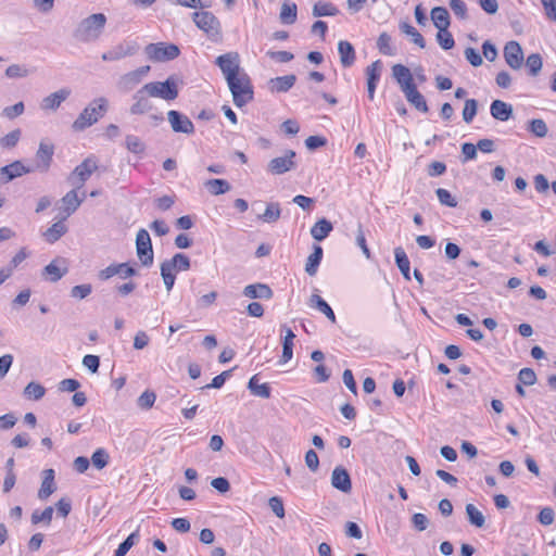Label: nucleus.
<instances>
[{"mask_svg":"<svg viewBox=\"0 0 556 556\" xmlns=\"http://www.w3.org/2000/svg\"><path fill=\"white\" fill-rule=\"evenodd\" d=\"M108 18L103 13H93L83 18L73 31L74 38L83 43L96 42L102 36Z\"/></svg>","mask_w":556,"mask_h":556,"instance_id":"f257e3e1","label":"nucleus"},{"mask_svg":"<svg viewBox=\"0 0 556 556\" xmlns=\"http://www.w3.org/2000/svg\"><path fill=\"white\" fill-rule=\"evenodd\" d=\"M109 101L104 97H99L89 103L74 121L72 127L76 131H81L96 124L108 111Z\"/></svg>","mask_w":556,"mask_h":556,"instance_id":"f03ea898","label":"nucleus"},{"mask_svg":"<svg viewBox=\"0 0 556 556\" xmlns=\"http://www.w3.org/2000/svg\"><path fill=\"white\" fill-rule=\"evenodd\" d=\"M227 84L232 94L233 103L238 108H241L253 100V86L247 73L228 80Z\"/></svg>","mask_w":556,"mask_h":556,"instance_id":"7ed1b4c3","label":"nucleus"},{"mask_svg":"<svg viewBox=\"0 0 556 556\" xmlns=\"http://www.w3.org/2000/svg\"><path fill=\"white\" fill-rule=\"evenodd\" d=\"M144 86L153 98L165 101H174L179 94V80L174 75L168 76L164 81H150Z\"/></svg>","mask_w":556,"mask_h":556,"instance_id":"20e7f679","label":"nucleus"},{"mask_svg":"<svg viewBox=\"0 0 556 556\" xmlns=\"http://www.w3.org/2000/svg\"><path fill=\"white\" fill-rule=\"evenodd\" d=\"M192 20L198 28L206 34L212 41L222 38V25L219 20L210 11H199L192 14Z\"/></svg>","mask_w":556,"mask_h":556,"instance_id":"39448f33","label":"nucleus"},{"mask_svg":"<svg viewBox=\"0 0 556 556\" xmlns=\"http://www.w3.org/2000/svg\"><path fill=\"white\" fill-rule=\"evenodd\" d=\"M147 56L153 62H166L176 59L180 51L174 43H149L144 48Z\"/></svg>","mask_w":556,"mask_h":556,"instance_id":"423d86ee","label":"nucleus"},{"mask_svg":"<svg viewBox=\"0 0 556 556\" xmlns=\"http://www.w3.org/2000/svg\"><path fill=\"white\" fill-rule=\"evenodd\" d=\"M215 64L220 68L226 81L245 73L240 67V55L238 52H227L217 56Z\"/></svg>","mask_w":556,"mask_h":556,"instance_id":"0eeeda50","label":"nucleus"},{"mask_svg":"<svg viewBox=\"0 0 556 556\" xmlns=\"http://www.w3.org/2000/svg\"><path fill=\"white\" fill-rule=\"evenodd\" d=\"M97 160L92 156H89L74 168V170L68 176L67 180L73 187H75L76 189H80L84 186V184L91 177V175L97 170Z\"/></svg>","mask_w":556,"mask_h":556,"instance_id":"6e6552de","label":"nucleus"},{"mask_svg":"<svg viewBox=\"0 0 556 556\" xmlns=\"http://www.w3.org/2000/svg\"><path fill=\"white\" fill-rule=\"evenodd\" d=\"M152 98L153 97L147 91V87L143 85L132 94V103L129 106V113L131 115H146L153 112L155 106Z\"/></svg>","mask_w":556,"mask_h":556,"instance_id":"1a4fd4ad","label":"nucleus"},{"mask_svg":"<svg viewBox=\"0 0 556 556\" xmlns=\"http://www.w3.org/2000/svg\"><path fill=\"white\" fill-rule=\"evenodd\" d=\"M137 256L142 266L150 267L153 264V249L149 232L141 228L136 236Z\"/></svg>","mask_w":556,"mask_h":556,"instance_id":"9d476101","label":"nucleus"},{"mask_svg":"<svg viewBox=\"0 0 556 556\" xmlns=\"http://www.w3.org/2000/svg\"><path fill=\"white\" fill-rule=\"evenodd\" d=\"M139 46L135 41H124L112 47L101 54L104 62H115L137 53Z\"/></svg>","mask_w":556,"mask_h":556,"instance_id":"9b49d317","label":"nucleus"},{"mask_svg":"<svg viewBox=\"0 0 556 556\" xmlns=\"http://www.w3.org/2000/svg\"><path fill=\"white\" fill-rule=\"evenodd\" d=\"M150 72V66H141L137 70L123 74L117 80V88L123 92L131 91L138 86Z\"/></svg>","mask_w":556,"mask_h":556,"instance_id":"f8f14e48","label":"nucleus"},{"mask_svg":"<svg viewBox=\"0 0 556 556\" xmlns=\"http://www.w3.org/2000/svg\"><path fill=\"white\" fill-rule=\"evenodd\" d=\"M296 153L293 150H288L283 156H277L270 160L267 164V170L273 175H282L296 167L294 161Z\"/></svg>","mask_w":556,"mask_h":556,"instance_id":"ddd939ff","label":"nucleus"},{"mask_svg":"<svg viewBox=\"0 0 556 556\" xmlns=\"http://www.w3.org/2000/svg\"><path fill=\"white\" fill-rule=\"evenodd\" d=\"M54 154V146L45 140L40 141L36 152V164L31 167L35 170L46 173L49 170Z\"/></svg>","mask_w":556,"mask_h":556,"instance_id":"4468645a","label":"nucleus"},{"mask_svg":"<svg viewBox=\"0 0 556 556\" xmlns=\"http://www.w3.org/2000/svg\"><path fill=\"white\" fill-rule=\"evenodd\" d=\"M67 273V261L63 257H56L43 267L42 277L48 281L56 282Z\"/></svg>","mask_w":556,"mask_h":556,"instance_id":"2eb2a0df","label":"nucleus"},{"mask_svg":"<svg viewBox=\"0 0 556 556\" xmlns=\"http://www.w3.org/2000/svg\"><path fill=\"white\" fill-rule=\"evenodd\" d=\"M167 119L175 132H182L186 135H192L194 132V126L191 119L178 111H168Z\"/></svg>","mask_w":556,"mask_h":556,"instance_id":"dca6fc26","label":"nucleus"},{"mask_svg":"<svg viewBox=\"0 0 556 556\" xmlns=\"http://www.w3.org/2000/svg\"><path fill=\"white\" fill-rule=\"evenodd\" d=\"M504 59L513 70H519L523 64V51L517 41H508L504 47Z\"/></svg>","mask_w":556,"mask_h":556,"instance_id":"f3484780","label":"nucleus"},{"mask_svg":"<svg viewBox=\"0 0 556 556\" xmlns=\"http://www.w3.org/2000/svg\"><path fill=\"white\" fill-rule=\"evenodd\" d=\"M34 172L31 167H26L21 161H14L0 168V184H8L14 178Z\"/></svg>","mask_w":556,"mask_h":556,"instance_id":"a211bd4d","label":"nucleus"},{"mask_svg":"<svg viewBox=\"0 0 556 556\" xmlns=\"http://www.w3.org/2000/svg\"><path fill=\"white\" fill-rule=\"evenodd\" d=\"M70 96L71 90L68 88H61L45 97L40 102V109L45 112H54Z\"/></svg>","mask_w":556,"mask_h":556,"instance_id":"6ab92c4d","label":"nucleus"},{"mask_svg":"<svg viewBox=\"0 0 556 556\" xmlns=\"http://www.w3.org/2000/svg\"><path fill=\"white\" fill-rule=\"evenodd\" d=\"M382 71V63L380 60L372 62L370 65L366 67V77H367V92L368 98L372 100L375 98V90L377 87V83L380 79Z\"/></svg>","mask_w":556,"mask_h":556,"instance_id":"aec40b11","label":"nucleus"},{"mask_svg":"<svg viewBox=\"0 0 556 556\" xmlns=\"http://www.w3.org/2000/svg\"><path fill=\"white\" fill-rule=\"evenodd\" d=\"M392 75L400 85L402 92L416 86L409 68L402 64H395L392 66Z\"/></svg>","mask_w":556,"mask_h":556,"instance_id":"412c9836","label":"nucleus"},{"mask_svg":"<svg viewBox=\"0 0 556 556\" xmlns=\"http://www.w3.org/2000/svg\"><path fill=\"white\" fill-rule=\"evenodd\" d=\"M331 484L341 492L349 493L352 490V483L348 470L342 466H337L331 475Z\"/></svg>","mask_w":556,"mask_h":556,"instance_id":"4be33fe9","label":"nucleus"},{"mask_svg":"<svg viewBox=\"0 0 556 556\" xmlns=\"http://www.w3.org/2000/svg\"><path fill=\"white\" fill-rule=\"evenodd\" d=\"M243 295L249 299H265L270 300L273 298V290L265 283H252L244 287L242 291Z\"/></svg>","mask_w":556,"mask_h":556,"instance_id":"5701e85b","label":"nucleus"},{"mask_svg":"<svg viewBox=\"0 0 556 556\" xmlns=\"http://www.w3.org/2000/svg\"><path fill=\"white\" fill-rule=\"evenodd\" d=\"M296 76L293 74L286 75V76H279L271 78L268 81V88L271 92H287L289 91L295 84Z\"/></svg>","mask_w":556,"mask_h":556,"instance_id":"b1692460","label":"nucleus"},{"mask_svg":"<svg viewBox=\"0 0 556 556\" xmlns=\"http://www.w3.org/2000/svg\"><path fill=\"white\" fill-rule=\"evenodd\" d=\"M490 112L493 118L505 122L513 115V106L502 100H494L491 103Z\"/></svg>","mask_w":556,"mask_h":556,"instance_id":"393cba45","label":"nucleus"},{"mask_svg":"<svg viewBox=\"0 0 556 556\" xmlns=\"http://www.w3.org/2000/svg\"><path fill=\"white\" fill-rule=\"evenodd\" d=\"M338 52L340 55V62L343 67H350L354 64L355 50L349 41H345V40L339 41Z\"/></svg>","mask_w":556,"mask_h":556,"instance_id":"a878e982","label":"nucleus"},{"mask_svg":"<svg viewBox=\"0 0 556 556\" xmlns=\"http://www.w3.org/2000/svg\"><path fill=\"white\" fill-rule=\"evenodd\" d=\"M281 330L285 331V338L282 340V355L280 358V363L289 362L293 356V340L295 334L293 331L287 326H281Z\"/></svg>","mask_w":556,"mask_h":556,"instance_id":"bb28decb","label":"nucleus"},{"mask_svg":"<svg viewBox=\"0 0 556 556\" xmlns=\"http://www.w3.org/2000/svg\"><path fill=\"white\" fill-rule=\"evenodd\" d=\"M406 100L419 112L428 113L429 108L424 96L417 90V87H413L403 92Z\"/></svg>","mask_w":556,"mask_h":556,"instance_id":"cd10ccee","label":"nucleus"},{"mask_svg":"<svg viewBox=\"0 0 556 556\" xmlns=\"http://www.w3.org/2000/svg\"><path fill=\"white\" fill-rule=\"evenodd\" d=\"M85 199V194L83 198H79L77 194V189L74 187L73 190L68 191L63 198L62 203L64 204V212L66 213V217L72 215L83 203Z\"/></svg>","mask_w":556,"mask_h":556,"instance_id":"c85d7f7f","label":"nucleus"},{"mask_svg":"<svg viewBox=\"0 0 556 556\" xmlns=\"http://www.w3.org/2000/svg\"><path fill=\"white\" fill-rule=\"evenodd\" d=\"M333 229V226L332 224L326 219V218H321L319 220H317L311 228V236L316 240V241H323L324 239H326L329 233L332 231Z\"/></svg>","mask_w":556,"mask_h":556,"instance_id":"c756f323","label":"nucleus"},{"mask_svg":"<svg viewBox=\"0 0 556 556\" xmlns=\"http://www.w3.org/2000/svg\"><path fill=\"white\" fill-rule=\"evenodd\" d=\"M431 20L438 30L448 28L451 25L448 11L444 7H435L431 10Z\"/></svg>","mask_w":556,"mask_h":556,"instance_id":"7c9ffc66","label":"nucleus"},{"mask_svg":"<svg viewBox=\"0 0 556 556\" xmlns=\"http://www.w3.org/2000/svg\"><path fill=\"white\" fill-rule=\"evenodd\" d=\"M54 470L46 469L43 471V480L38 492V497L40 500H47L54 492Z\"/></svg>","mask_w":556,"mask_h":556,"instance_id":"2f4dec72","label":"nucleus"},{"mask_svg":"<svg viewBox=\"0 0 556 556\" xmlns=\"http://www.w3.org/2000/svg\"><path fill=\"white\" fill-rule=\"evenodd\" d=\"M298 16V7L294 2L286 1L281 4L279 18L282 24H294Z\"/></svg>","mask_w":556,"mask_h":556,"instance_id":"473e14b6","label":"nucleus"},{"mask_svg":"<svg viewBox=\"0 0 556 556\" xmlns=\"http://www.w3.org/2000/svg\"><path fill=\"white\" fill-rule=\"evenodd\" d=\"M311 307H315L320 313L325 314L332 323L336 321V315L329 304L318 294H312L308 301Z\"/></svg>","mask_w":556,"mask_h":556,"instance_id":"72a5a7b5","label":"nucleus"},{"mask_svg":"<svg viewBox=\"0 0 556 556\" xmlns=\"http://www.w3.org/2000/svg\"><path fill=\"white\" fill-rule=\"evenodd\" d=\"M395 263L406 280H410L409 260L402 247L394 249Z\"/></svg>","mask_w":556,"mask_h":556,"instance_id":"f704fd0d","label":"nucleus"},{"mask_svg":"<svg viewBox=\"0 0 556 556\" xmlns=\"http://www.w3.org/2000/svg\"><path fill=\"white\" fill-rule=\"evenodd\" d=\"M323 258V248L320 245H314L313 253L307 257L305 264V271L309 276H315L318 269V266Z\"/></svg>","mask_w":556,"mask_h":556,"instance_id":"c9c22d12","label":"nucleus"},{"mask_svg":"<svg viewBox=\"0 0 556 556\" xmlns=\"http://www.w3.org/2000/svg\"><path fill=\"white\" fill-rule=\"evenodd\" d=\"M67 231V227L65 224L60 220L54 223L51 227H49L43 233V238L49 243H54L58 241L62 236H64Z\"/></svg>","mask_w":556,"mask_h":556,"instance_id":"e433bc0d","label":"nucleus"},{"mask_svg":"<svg viewBox=\"0 0 556 556\" xmlns=\"http://www.w3.org/2000/svg\"><path fill=\"white\" fill-rule=\"evenodd\" d=\"M248 388L251 391V393L255 396H260L262 399H269L270 397V388L267 383H258L257 376L251 377L248 383Z\"/></svg>","mask_w":556,"mask_h":556,"instance_id":"4c0bfd02","label":"nucleus"},{"mask_svg":"<svg viewBox=\"0 0 556 556\" xmlns=\"http://www.w3.org/2000/svg\"><path fill=\"white\" fill-rule=\"evenodd\" d=\"M338 13L339 10L331 2L318 1L313 7L315 17L336 16Z\"/></svg>","mask_w":556,"mask_h":556,"instance_id":"58836bf2","label":"nucleus"},{"mask_svg":"<svg viewBox=\"0 0 556 556\" xmlns=\"http://www.w3.org/2000/svg\"><path fill=\"white\" fill-rule=\"evenodd\" d=\"M204 185L213 195L224 194L231 189L230 184L225 179H208Z\"/></svg>","mask_w":556,"mask_h":556,"instance_id":"ea45409f","label":"nucleus"},{"mask_svg":"<svg viewBox=\"0 0 556 556\" xmlns=\"http://www.w3.org/2000/svg\"><path fill=\"white\" fill-rule=\"evenodd\" d=\"M400 29L405 35L409 36L412 38V41L417 45L419 48L424 49L426 47V41L421 34L410 24L406 22H402L400 24Z\"/></svg>","mask_w":556,"mask_h":556,"instance_id":"a19ab883","label":"nucleus"},{"mask_svg":"<svg viewBox=\"0 0 556 556\" xmlns=\"http://www.w3.org/2000/svg\"><path fill=\"white\" fill-rule=\"evenodd\" d=\"M280 215H281V208H280L279 203L271 202V203L267 204L265 212L262 215H260V218L264 223L271 224V223H276L280 218Z\"/></svg>","mask_w":556,"mask_h":556,"instance_id":"79ce46f5","label":"nucleus"},{"mask_svg":"<svg viewBox=\"0 0 556 556\" xmlns=\"http://www.w3.org/2000/svg\"><path fill=\"white\" fill-rule=\"evenodd\" d=\"M163 264H168L172 270H188L190 268V260L182 253L175 254L172 260L165 261Z\"/></svg>","mask_w":556,"mask_h":556,"instance_id":"37998d69","label":"nucleus"},{"mask_svg":"<svg viewBox=\"0 0 556 556\" xmlns=\"http://www.w3.org/2000/svg\"><path fill=\"white\" fill-rule=\"evenodd\" d=\"M466 514L468 516L469 522L472 526L477 528L484 527L485 518L483 514L473 504L466 505Z\"/></svg>","mask_w":556,"mask_h":556,"instance_id":"c03bdc74","label":"nucleus"},{"mask_svg":"<svg viewBox=\"0 0 556 556\" xmlns=\"http://www.w3.org/2000/svg\"><path fill=\"white\" fill-rule=\"evenodd\" d=\"M377 48L379 49L380 53L384 55H395L396 50L391 43V36L387 33H381L377 40Z\"/></svg>","mask_w":556,"mask_h":556,"instance_id":"a18cd8bd","label":"nucleus"},{"mask_svg":"<svg viewBox=\"0 0 556 556\" xmlns=\"http://www.w3.org/2000/svg\"><path fill=\"white\" fill-rule=\"evenodd\" d=\"M45 393L46 389L40 383L34 381L29 382L24 389V395L35 401L42 399Z\"/></svg>","mask_w":556,"mask_h":556,"instance_id":"49530a36","label":"nucleus"},{"mask_svg":"<svg viewBox=\"0 0 556 556\" xmlns=\"http://www.w3.org/2000/svg\"><path fill=\"white\" fill-rule=\"evenodd\" d=\"M542 58L539 53H532L527 58L526 66L529 70L531 76H536L542 70Z\"/></svg>","mask_w":556,"mask_h":556,"instance_id":"de8ad7c7","label":"nucleus"},{"mask_svg":"<svg viewBox=\"0 0 556 556\" xmlns=\"http://www.w3.org/2000/svg\"><path fill=\"white\" fill-rule=\"evenodd\" d=\"M478 112V101L475 99H468L465 102L463 110V119L465 123L469 124L472 122Z\"/></svg>","mask_w":556,"mask_h":556,"instance_id":"09e8293b","label":"nucleus"},{"mask_svg":"<svg viewBox=\"0 0 556 556\" xmlns=\"http://www.w3.org/2000/svg\"><path fill=\"white\" fill-rule=\"evenodd\" d=\"M110 455L104 448H98L91 455V463L97 469H103L109 464Z\"/></svg>","mask_w":556,"mask_h":556,"instance_id":"8fccbe9b","label":"nucleus"},{"mask_svg":"<svg viewBox=\"0 0 556 556\" xmlns=\"http://www.w3.org/2000/svg\"><path fill=\"white\" fill-rule=\"evenodd\" d=\"M139 534L138 532H132L129 534L126 540H124L115 551L114 556H125L127 552L135 545V543L138 541Z\"/></svg>","mask_w":556,"mask_h":556,"instance_id":"3c124183","label":"nucleus"},{"mask_svg":"<svg viewBox=\"0 0 556 556\" xmlns=\"http://www.w3.org/2000/svg\"><path fill=\"white\" fill-rule=\"evenodd\" d=\"M437 41L440 47L444 50H450L454 47L455 41L452 34L448 31V28H444L443 30H438Z\"/></svg>","mask_w":556,"mask_h":556,"instance_id":"603ef678","label":"nucleus"},{"mask_svg":"<svg viewBox=\"0 0 556 556\" xmlns=\"http://www.w3.org/2000/svg\"><path fill=\"white\" fill-rule=\"evenodd\" d=\"M25 111L24 102L20 101L11 106H5L1 115L10 121L21 116Z\"/></svg>","mask_w":556,"mask_h":556,"instance_id":"864d4df0","label":"nucleus"},{"mask_svg":"<svg viewBox=\"0 0 556 556\" xmlns=\"http://www.w3.org/2000/svg\"><path fill=\"white\" fill-rule=\"evenodd\" d=\"M529 130L539 138H544L547 135L548 128L546 123L541 118H534L529 123Z\"/></svg>","mask_w":556,"mask_h":556,"instance_id":"5fc2aeb1","label":"nucleus"},{"mask_svg":"<svg viewBox=\"0 0 556 556\" xmlns=\"http://www.w3.org/2000/svg\"><path fill=\"white\" fill-rule=\"evenodd\" d=\"M52 515H53V508L51 506L45 508L42 511L35 510L31 514V522L34 525H37V523H40V522H45L47 525H50V522L52 520Z\"/></svg>","mask_w":556,"mask_h":556,"instance_id":"6e6d98bb","label":"nucleus"},{"mask_svg":"<svg viewBox=\"0 0 556 556\" xmlns=\"http://www.w3.org/2000/svg\"><path fill=\"white\" fill-rule=\"evenodd\" d=\"M21 135L22 132L20 129H14L10 131L4 137L0 138V146L7 149L14 148L20 141Z\"/></svg>","mask_w":556,"mask_h":556,"instance_id":"4d7b16f0","label":"nucleus"},{"mask_svg":"<svg viewBox=\"0 0 556 556\" xmlns=\"http://www.w3.org/2000/svg\"><path fill=\"white\" fill-rule=\"evenodd\" d=\"M435 194L438 197L439 202L442 205L448 206V207H456L457 201L456 199L451 194V192L446 189L439 188L435 190Z\"/></svg>","mask_w":556,"mask_h":556,"instance_id":"13d9d810","label":"nucleus"},{"mask_svg":"<svg viewBox=\"0 0 556 556\" xmlns=\"http://www.w3.org/2000/svg\"><path fill=\"white\" fill-rule=\"evenodd\" d=\"M29 70L21 64H12L5 70V76L9 78H24L29 75Z\"/></svg>","mask_w":556,"mask_h":556,"instance_id":"bf43d9fd","label":"nucleus"},{"mask_svg":"<svg viewBox=\"0 0 556 556\" xmlns=\"http://www.w3.org/2000/svg\"><path fill=\"white\" fill-rule=\"evenodd\" d=\"M173 271L168 264H161V276L168 292L173 289L175 283V275Z\"/></svg>","mask_w":556,"mask_h":556,"instance_id":"052dcab7","label":"nucleus"},{"mask_svg":"<svg viewBox=\"0 0 556 556\" xmlns=\"http://www.w3.org/2000/svg\"><path fill=\"white\" fill-rule=\"evenodd\" d=\"M156 400V395L153 391H144L139 397H138V406L142 409H150Z\"/></svg>","mask_w":556,"mask_h":556,"instance_id":"680f3d73","label":"nucleus"},{"mask_svg":"<svg viewBox=\"0 0 556 556\" xmlns=\"http://www.w3.org/2000/svg\"><path fill=\"white\" fill-rule=\"evenodd\" d=\"M126 148L130 152L139 154V153L143 152L144 144L137 136L128 135V136H126Z\"/></svg>","mask_w":556,"mask_h":556,"instance_id":"e2e57ef3","label":"nucleus"},{"mask_svg":"<svg viewBox=\"0 0 556 556\" xmlns=\"http://www.w3.org/2000/svg\"><path fill=\"white\" fill-rule=\"evenodd\" d=\"M518 380L521 384L533 386L536 382V375L531 368H522L518 374Z\"/></svg>","mask_w":556,"mask_h":556,"instance_id":"0e129e2a","label":"nucleus"},{"mask_svg":"<svg viewBox=\"0 0 556 556\" xmlns=\"http://www.w3.org/2000/svg\"><path fill=\"white\" fill-rule=\"evenodd\" d=\"M450 8L458 18L466 20L468 17L467 5L463 0H451Z\"/></svg>","mask_w":556,"mask_h":556,"instance_id":"69168bd1","label":"nucleus"},{"mask_svg":"<svg viewBox=\"0 0 556 556\" xmlns=\"http://www.w3.org/2000/svg\"><path fill=\"white\" fill-rule=\"evenodd\" d=\"M92 292V287L89 283L78 285L72 288L71 295L75 299H85Z\"/></svg>","mask_w":556,"mask_h":556,"instance_id":"338daca9","label":"nucleus"},{"mask_svg":"<svg viewBox=\"0 0 556 556\" xmlns=\"http://www.w3.org/2000/svg\"><path fill=\"white\" fill-rule=\"evenodd\" d=\"M547 20L556 22V0H541Z\"/></svg>","mask_w":556,"mask_h":556,"instance_id":"774afa93","label":"nucleus"}]
</instances>
